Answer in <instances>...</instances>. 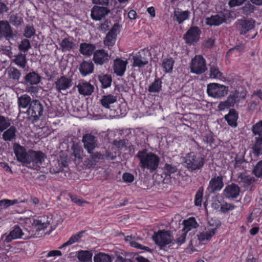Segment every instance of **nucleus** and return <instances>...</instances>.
<instances>
[{
    "instance_id": "obj_42",
    "label": "nucleus",
    "mask_w": 262,
    "mask_h": 262,
    "mask_svg": "<svg viewBox=\"0 0 262 262\" xmlns=\"http://www.w3.org/2000/svg\"><path fill=\"white\" fill-rule=\"evenodd\" d=\"M92 253L89 251L81 250L77 253V258L81 262L92 261Z\"/></svg>"
},
{
    "instance_id": "obj_20",
    "label": "nucleus",
    "mask_w": 262,
    "mask_h": 262,
    "mask_svg": "<svg viewBox=\"0 0 262 262\" xmlns=\"http://www.w3.org/2000/svg\"><path fill=\"white\" fill-rule=\"evenodd\" d=\"M240 189L239 186L234 183L227 186L224 190V195L226 198H236L239 195Z\"/></svg>"
},
{
    "instance_id": "obj_40",
    "label": "nucleus",
    "mask_w": 262,
    "mask_h": 262,
    "mask_svg": "<svg viewBox=\"0 0 262 262\" xmlns=\"http://www.w3.org/2000/svg\"><path fill=\"white\" fill-rule=\"evenodd\" d=\"M13 61L21 68H25L27 64L26 55L24 53H19L14 56Z\"/></svg>"
},
{
    "instance_id": "obj_32",
    "label": "nucleus",
    "mask_w": 262,
    "mask_h": 262,
    "mask_svg": "<svg viewBox=\"0 0 262 262\" xmlns=\"http://www.w3.org/2000/svg\"><path fill=\"white\" fill-rule=\"evenodd\" d=\"M183 225H184V227L182 229V231L186 233L192 229L196 228L199 226L195 218L193 217L184 220L183 221Z\"/></svg>"
},
{
    "instance_id": "obj_35",
    "label": "nucleus",
    "mask_w": 262,
    "mask_h": 262,
    "mask_svg": "<svg viewBox=\"0 0 262 262\" xmlns=\"http://www.w3.org/2000/svg\"><path fill=\"white\" fill-rule=\"evenodd\" d=\"M117 101V97L112 95L103 96L100 102L101 105L105 108L110 109V105Z\"/></svg>"
},
{
    "instance_id": "obj_19",
    "label": "nucleus",
    "mask_w": 262,
    "mask_h": 262,
    "mask_svg": "<svg viewBox=\"0 0 262 262\" xmlns=\"http://www.w3.org/2000/svg\"><path fill=\"white\" fill-rule=\"evenodd\" d=\"M178 163L172 160L166 162L162 168L163 174L166 176L171 177V174L175 173L178 171Z\"/></svg>"
},
{
    "instance_id": "obj_48",
    "label": "nucleus",
    "mask_w": 262,
    "mask_h": 262,
    "mask_svg": "<svg viewBox=\"0 0 262 262\" xmlns=\"http://www.w3.org/2000/svg\"><path fill=\"white\" fill-rule=\"evenodd\" d=\"M94 262H111V257L106 254L100 253L94 257Z\"/></svg>"
},
{
    "instance_id": "obj_34",
    "label": "nucleus",
    "mask_w": 262,
    "mask_h": 262,
    "mask_svg": "<svg viewBox=\"0 0 262 262\" xmlns=\"http://www.w3.org/2000/svg\"><path fill=\"white\" fill-rule=\"evenodd\" d=\"M16 128L14 126H11L9 128L4 132L2 135L3 139L6 141H11L15 140L16 138Z\"/></svg>"
},
{
    "instance_id": "obj_44",
    "label": "nucleus",
    "mask_w": 262,
    "mask_h": 262,
    "mask_svg": "<svg viewBox=\"0 0 262 262\" xmlns=\"http://www.w3.org/2000/svg\"><path fill=\"white\" fill-rule=\"evenodd\" d=\"M162 81L156 78L154 81L148 86V91L150 93H159L162 90Z\"/></svg>"
},
{
    "instance_id": "obj_41",
    "label": "nucleus",
    "mask_w": 262,
    "mask_h": 262,
    "mask_svg": "<svg viewBox=\"0 0 262 262\" xmlns=\"http://www.w3.org/2000/svg\"><path fill=\"white\" fill-rule=\"evenodd\" d=\"M174 60L172 57L165 58L162 61V66L166 73H171L173 69Z\"/></svg>"
},
{
    "instance_id": "obj_45",
    "label": "nucleus",
    "mask_w": 262,
    "mask_h": 262,
    "mask_svg": "<svg viewBox=\"0 0 262 262\" xmlns=\"http://www.w3.org/2000/svg\"><path fill=\"white\" fill-rule=\"evenodd\" d=\"M62 51H69L75 46L74 43L69 38H64L60 43Z\"/></svg>"
},
{
    "instance_id": "obj_23",
    "label": "nucleus",
    "mask_w": 262,
    "mask_h": 262,
    "mask_svg": "<svg viewBox=\"0 0 262 262\" xmlns=\"http://www.w3.org/2000/svg\"><path fill=\"white\" fill-rule=\"evenodd\" d=\"M127 61H124L121 59H116L114 61V71L117 76H122L124 75L126 70Z\"/></svg>"
},
{
    "instance_id": "obj_58",
    "label": "nucleus",
    "mask_w": 262,
    "mask_h": 262,
    "mask_svg": "<svg viewBox=\"0 0 262 262\" xmlns=\"http://www.w3.org/2000/svg\"><path fill=\"white\" fill-rule=\"evenodd\" d=\"M255 7L250 3H247L243 7V13L245 14H249L252 13Z\"/></svg>"
},
{
    "instance_id": "obj_39",
    "label": "nucleus",
    "mask_w": 262,
    "mask_h": 262,
    "mask_svg": "<svg viewBox=\"0 0 262 262\" xmlns=\"http://www.w3.org/2000/svg\"><path fill=\"white\" fill-rule=\"evenodd\" d=\"M216 228L211 229L203 232L198 235V239L201 242L209 241L211 237L215 234L216 232Z\"/></svg>"
},
{
    "instance_id": "obj_8",
    "label": "nucleus",
    "mask_w": 262,
    "mask_h": 262,
    "mask_svg": "<svg viewBox=\"0 0 262 262\" xmlns=\"http://www.w3.org/2000/svg\"><path fill=\"white\" fill-rule=\"evenodd\" d=\"M17 37V33L7 20H0V38H4L6 40L14 39Z\"/></svg>"
},
{
    "instance_id": "obj_15",
    "label": "nucleus",
    "mask_w": 262,
    "mask_h": 262,
    "mask_svg": "<svg viewBox=\"0 0 262 262\" xmlns=\"http://www.w3.org/2000/svg\"><path fill=\"white\" fill-rule=\"evenodd\" d=\"M110 59L108 53L103 49L97 50L94 52L93 60L96 64L102 66L107 63Z\"/></svg>"
},
{
    "instance_id": "obj_54",
    "label": "nucleus",
    "mask_w": 262,
    "mask_h": 262,
    "mask_svg": "<svg viewBox=\"0 0 262 262\" xmlns=\"http://www.w3.org/2000/svg\"><path fill=\"white\" fill-rule=\"evenodd\" d=\"M10 126V120L3 116L0 115V131L3 132Z\"/></svg>"
},
{
    "instance_id": "obj_30",
    "label": "nucleus",
    "mask_w": 262,
    "mask_h": 262,
    "mask_svg": "<svg viewBox=\"0 0 262 262\" xmlns=\"http://www.w3.org/2000/svg\"><path fill=\"white\" fill-rule=\"evenodd\" d=\"M45 216L40 217L37 220H34L32 225L34 226L36 232L40 230H44L49 226L50 223L46 221Z\"/></svg>"
},
{
    "instance_id": "obj_57",
    "label": "nucleus",
    "mask_w": 262,
    "mask_h": 262,
    "mask_svg": "<svg viewBox=\"0 0 262 262\" xmlns=\"http://www.w3.org/2000/svg\"><path fill=\"white\" fill-rule=\"evenodd\" d=\"M252 131L254 135L261 136L262 133V120L256 123L252 127Z\"/></svg>"
},
{
    "instance_id": "obj_7",
    "label": "nucleus",
    "mask_w": 262,
    "mask_h": 262,
    "mask_svg": "<svg viewBox=\"0 0 262 262\" xmlns=\"http://www.w3.org/2000/svg\"><path fill=\"white\" fill-rule=\"evenodd\" d=\"M228 87L217 83H211L207 85V93L209 96L221 98L227 94Z\"/></svg>"
},
{
    "instance_id": "obj_47",
    "label": "nucleus",
    "mask_w": 262,
    "mask_h": 262,
    "mask_svg": "<svg viewBox=\"0 0 262 262\" xmlns=\"http://www.w3.org/2000/svg\"><path fill=\"white\" fill-rule=\"evenodd\" d=\"M209 76L210 78L221 79L222 73L220 71L217 66L210 65L209 68Z\"/></svg>"
},
{
    "instance_id": "obj_50",
    "label": "nucleus",
    "mask_w": 262,
    "mask_h": 262,
    "mask_svg": "<svg viewBox=\"0 0 262 262\" xmlns=\"http://www.w3.org/2000/svg\"><path fill=\"white\" fill-rule=\"evenodd\" d=\"M9 76L10 78L18 81L21 76V72L15 68H11L8 71Z\"/></svg>"
},
{
    "instance_id": "obj_16",
    "label": "nucleus",
    "mask_w": 262,
    "mask_h": 262,
    "mask_svg": "<svg viewBox=\"0 0 262 262\" xmlns=\"http://www.w3.org/2000/svg\"><path fill=\"white\" fill-rule=\"evenodd\" d=\"M226 14L223 12H219L215 15L206 18L205 23L206 25L210 26H218L226 22Z\"/></svg>"
},
{
    "instance_id": "obj_29",
    "label": "nucleus",
    "mask_w": 262,
    "mask_h": 262,
    "mask_svg": "<svg viewBox=\"0 0 262 262\" xmlns=\"http://www.w3.org/2000/svg\"><path fill=\"white\" fill-rule=\"evenodd\" d=\"M8 22L15 27H19L24 24L23 15L17 13H12L9 15Z\"/></svg>"
},
{
    "instance_id": "obj_14",
    "label": "nucleus",
    "mask_w": 262,
    "mask_h": 262,
    "mask_svg": "<svg viewBox=\"0 0 262 262\" xmlns=\"http://www.w3.org/2000/svg\"><path fill=\"white\" fill-rule=\"evenodd\" d=\"M14 152L17 158V160L22 163L24 166L26 164H28L29 162H27L28 151H26V148L20 145L19 144L15 143L13 146Z\"/></svg>"
},
{
    "instance_id": "obj_64",
    "label": "nucleus",
    "mask_w": 262,
    "mask_h": 262,
    "mask_svg": "<svg viewBox=\"0 0 262 262\" xmlns=\"http://www.w3.org/2000/svg\"><path fill=\"white\" fill-rule=\"evenodd\" d=\"M259 102L258 100H254L250 102L248 104V111L249 112H253L256 108Z\"/></svg>"
},
{
    "instance_id": "obj_63",
    "label": "nucleus",
    "mask_w": 262,
    "mask_h": 262,
    "mask_svg": "<svg viewBox=\"0 0 262 262\" xmlns=\"http://www.w3.org/2000/svg\"><path fill=\"white\" fill-rule=\"evenodd\" d=\"M126 141L124 139L120 140H114L113 141V145L118 148L122 149L125 147Z\"/></svg>"
},
{
    "instance_id": "obj_25",
    "label": "nucleus",
    "mask_w": 262,
    "mask_h": 262,
    "mask_svg": "<svg viewBox=\"0 0 262 262\" xmlns=\"http://www.w3.org/2000/svg\"><path fill=\"white\" fill-rule=\"evenodd\" d=\"M24 235L25 233L22 231L20 227L18 226H15L13 229L10 231V233L6 236L5 242L10 243L15 239L24 238V237H23V236Z\"/></svg>"
},
{
    "instance_id": "obj_56",
    "label": "nucleus",
    "mask_w": 262,
    "mask_h": 262,
    "mask_svg": "<svg viewBox=\"0 0 262 262\" xmlns=\"http://www.w3.org/2000/svg\"><path fill=\"white\" fill-rule=\"evenodd\" d=\"M252 171L256 177L258 178L262 177V160L254 166Z\"/></svg>"
},
{
    "instance_id": "obj_38",
    "label": "nucleus",
    "mask_w": 262,
    "mask_h": 262,
    "mask_svg": "<svg viewBox=\"0 0 262 262\" xmlns=\"http://www.w3.org/2000/svg\"><path fill=\"white\" fill-rule=\"evenodd\" d=\"M98 78L103 89H106L111 85L112 79L111 75L102 74L98 76Z\"/></svg>"
},
{
    "instance_id": "obj_26",
    "label": "nucleus",
    "mask_w": 262,
    "mask_h": 262,
    "mask_svg": "<svg viewBox=\"0 0 262 262\" xmlns=\"http://www.w3.org/2000/svg\"><path fill=\"white\" fill-rule=\"evenodd\" d=\"M24 79V83L26 84L35 85L40 82L41 77L37 73L33 71L27 74Z\"/></svg>"
},
{
    "instance_id": "obj_3",
    "label": "nucleus",
    "mask_w": 262,
    "mask_h": 262,
    "mask_svg": "<svg viewBox=\"0 0 262 262\" xmlns=\"http://www.w3.org/2000/svg\"><path fill=\"white\" fill-rule=\"evenodd\" d=\"M46 158L45 154L42 151L29 149L28 151L27 157V162L29 163L26 164L25 166L31 169H37L40 167L39 165L44 162Z\"/></svg>"
},
{
    "instance_id": "obj_36",
    "label": "nucleus",
    "mask_w": 262,
    "mask_h": 262,
    "mask_svg": "<svg viewBox=\"0 0 262 262\" xmlns=\"http://www.w3.org/2000/svg\"><path fill=\"white\" fill-rule=\"evenodd\" d=\"M252 149L254 155L258 156L262 155V135L255 137Z\"/></svg>"
},
{
    "instance_id": "obj_13",
    "label": "nucleus",
    "mask_w": 262,
    "mask_h": 262,
    "mask_svg": "<svg viewBox=\"0 0 262 262\" xmlns=\"http://www.w3.org/2000/svg\"><path fill=\"white\" fill-rule=\"evenodd\" d=\"M224 186L223 176H214L211 178L208 187V191L211 193H215L222 189Z\"/></svg>"
},
{
    "instance_id": "obj_11",
    "label": "nucleus",
    "mask_w": 262,
    "mask_h": 262,
    "mask_svg": "<svg viewBox=\"0 0 262 262\" xmlns=\"http://www.w3.org/2000/svg\"><path fill=\"white\" fill-rule=\"evenodd\" d=\"M54 85L57 91L59 93H62V91H66L72 86V79L67 76H61L57 79Z\"/></svg>"
},
{
    "instance_id": "obj_53",
    "label": "nucleus",
    "mask_w": 262,
    "mask_h": 262,
    "mask_svg": "<svg viewBox=\"0 0 262 262\" xmlns=\"http://www.w3.org/2000/svg\"><path fill=\"white\" fill-rule=\"evenodd\" d=\"M116 40V36H115L114 35H113L107 33L104 40V43L110 49V47H112L114 45Z\"/></svg>"
},
{
    "instance_id": "obj_61",
    "label": "nucleus",
    "mask_w": 262,
    "mask_h": 262,
    "mask_svg": "<svg viewBox=\"0 0 262 262\" xmlns=\"http://www.w3.org/2000/svg\"><path fill=\"white\" fill-rule=\"evenodd\" d=\"M122 179L126 182L131 183L134 181V177L130 173L125 172L123 174Z\"/></svg>"
},
{
    "instance_id": "obj_27",
    "label": "nucleus",
    "mask_w": 262,
    "mask_h": 262,
    "mask_svg": "<svg viewBox=\"0 0 262 262\" xmlns=\"http://www.w3.org/2000/svg\"><path fill=\"white\" fill-rule=\"evenodd\" d=\"M254 23L255 21L252 19H239L237 21L242 34H245L247 32L252 29L254 27Z\"/></svg>"
},
{
    "instance_id": "obj_52",
    "label": "nucleus",
    "mask_w": 262,
    "mask_h": 262,
    "mask_svg": "<svg viewBox=\"0 0 262 262\" xmlns=\"http://www.w3.org/2000/svg\"><path fill=\"white\" fill-rule=\"evenodd\" d=\"M35 33V30L33 26L27 25L24 29L23 35L27 38H30Z\"/></svg>"
},
{
    "instance_id": "obj_18",
    "label": "nucleus",
    "mask_w": 262,
    "mask_h": 262,
    "mask_svg": "<svg viewBox=\"0 0 262 262\" xmlns=\"http://www.w3.org/2000/svg\"><path fill=\"white\" fill-rule=\"evenodd\" d=\"M110 12V10L105 7L95 6L91 10V17L93 19L99 20L104 18Z\"/></svg>"
},
{
    "instance_id": "obj_60",
    "label": "nucleus",
    "mask_w": 262,
    "mask_h": 262,
    "mask_svg": "<svg viewBox=\"0 0 262 262\" xmlns=\"http://www.w3.org/2000/svg\"><path fill=\"white\" fill-rule=\"evenodd\" d=\"M245 48V46L243 44H239L237 46H234L233 48L230 49L227 52V55H228L230 53L233 51H236L237 52H241Z\"/></svg>"
},
{
    "instance_id": "obj_59",
    "label": "nucleus",
    "mask_w": 262,
    "mask_h": 262,
    "mask_svg": "<svg viewBox=\"0 0 262 262\" xmlns=\"http://www.w3.org/2000/svg\"><path fill=\"white\" fill-rule=\"evenodd\" d=\"M234 208L235 206L233 204L226 203L221 205V211L223 213H227L230 210H232Z\"/></svg>"
},
{
    "instance_id": "obj_17",
    "label": "nucleus",
    "mask_w": 262,
    "mask_h": 262,
    "mask_svg": "<svg viewBox=\"0 0 262 262\" xmlns=\"http://www.w3.org/2000/svg\"><path fill=\"white\" fill-rule=\"evenodd\" d=\"M145 52L150 54L147 51L145 50L139 52L133 56V66L142 68L147 64L148 63V58L145 56Z\"/></svg>"
},
{
    "instance_id": "obj_24",
    "label": "nucleus",
    "mask_w": 262,
    "mask_h": 262,
    "mask_svg": "<svg viewBox=\"0 0 262 262\" xmlns=\"http://www.w3.org/2000/svg\"><path fill=\"white\" fill-rule=\"evenodd\" d=\"M238 92L235 91L233 94L228 96L227 100L225 101L220 102L218 108L220 111L224 110L226 107L229 108L233 106L236 102V100L238 97Z\"/></svg>"
},
{
    "instance_id": "obj_46",
    "label": "nucleus",
    "mask_w": 262,
    "mask_h": 262,
    "mask_svg": "<svg viewBox=\"0 0 262 262\" xmlns=\"http://www.w3.org/2000/svg\"><path fill=\"white\" fill-rule=\"evenodd\" d=\"M21 201L20 202H23ZM20 203V201L17 199L13 200L8 199H3L0 201V209H6L10 206L14 205Z\"/></svg>"
},
{
    "instance_id": "obj_51",
    "label": "nucleus",
    "mask_w": 262,
    "mask_h": 262,
    "mask_svg": "<svg viewBox=\"0 0 262 262\" xmlns=\"http://www.w3.org/2000/svg\"><path fill=\"white\" fill-rule=\"evenodd\" d=\"M89 154H90L91 159L96 164L103 161L104 158V155L98 151L94 152L92 151V152Z\"/></svg>"
},
{
    "instance_id": "obj_37",
    "label": "nucleus",
    "mask_w": 262,
    "mask_h": 262,
    "mask_svg": "<svg viewBox=\"0 0 262 262\" xmlns=\"http://www.w3.org/2000/svg\"><path fill=\"white\" fill-rule=\"evenodd\" d=\"M32 100L31 97L27 95L24 94L18 97V105L19 108H26L29 107L32 103Z\"/></svg>"
},
{
    "instance_id": "obj_5",
    "label": "nucleus",
    "mask_w": 262,
    "mask_h": 262,
    "mask_svg": "<svg viewBox=\"0 0 262 262\" xmlns=\"http://www.w3.org/2000/svg\"><path fill=\"white\" fill-rule=\"evenodd\" d=\"M189 68L191 73L196 75L202 74L207 70L206 60L200 55H195L191 59Z\"/></svg>"
},
{
    "instance_id": "obj_10",
    "label": "nucleus",
    "mask_w": 262,
    "mask_h": 262,
    "mask_svg": "<svg viewBox=\"0 0 262 262\" xmlns=\"http://www.w3.org/2000/svg\"><path fill=\"white\" fill-rule=\"evenodd\" d=\"M255 179L244 173H240L237 177V182L242 187H244L245 190L252 191L254 189V183Z\"/></svg>"
},
{
    "instance_id": "obj_21",
    "label": "nucleus",
    "mask_w": 262,
    "mask_h": 262,
    "mask_svg": "<svg viewBox=\"0 0 262 262\" xmlns=\"http://www.w3.org/2000/svg\"><path fill=\"white\" fill-rule=\"evenodd\" d=\"M76 86L79 94L83 96L91 95L94 90V86L86 81H81Z\"/></svg>"
},
{
    "instance_id": "obj_12",
    "label": "nucleus",
    "mask_w": 262,
    "mask_h": 262,
    "mask_svg": "<svg viewBox=\"0 0 262 262\" xmlns=\"http://www.w3.org/2000/svg\"><path fill=\"white\" fill-rule=\"evenodd\" d=\"M82 142L84 144V148L88 153L91 152L96 147H98L97 138L91 134H86L83 136Z\"/></svg>"
},
{
    "instance_id": "obj_55",
    "label": "nucleus",
    "mask_w": 262,
    "mask_h": 262,
    "mask_svg": "<svg viewBox=\"0 0 262 262\" xmlns=\"http://www.w3.org/2000/svg\"><path fill=\"white\" fill-rule=\"evenodd\" d=\"M203 194V188L201 187L199 188L195 196V205L196 206H200L201 205Z\"/></svg>"
},
{
    "instance_id": "obj_33",
    "label": "nucleus",
    "mask_w": 262,
    "mask_h": 262,
    "mask_svg": "<svg viewBox=\"0 0 262 262\" xmlns=\"http://www.w3.org/2000/svg\"><path fill=\"white\" fill-rule=\"evenodd\" d=\"M95 49V45L84 42L80 45L79 51L84 55L91 56L93 53L94 54Z\"/></svg>"
},
{
    "instance_id": "obj_22",
    "label": "nucleus",
    "mask_w": 262,
    "mask_h": 262,
    "mask_svg": "<svg viewBox=\"0 0 262 262\" xmlns=\"http://www.w3.org/2000/svg\"><path fill=\"white\" fill-rule=\"evenodd\" d=\"M190 14V12L188 10L182 11L178 8L173 11V19L177 21L179 24H181L185 20L189 19Z\"/></svg>"
},
{
    "instance_id": "obj_49",
    "label": "nucleus",
    "mask_w": 262,
    "mask_h": 262,
    "mask_svg": "<svg viewBox=\"0 0 262 262\" xmlns=\"http://www.w3.org/2000/svg\"><path fill=\"white\" fill-rule=\"evenodd\" d=\"M30 41L27 38L23 39L18 46V50L23 53H26L31 48Z\"/></svg>"
},
{
    "instance_id": "obj_2",
    "label": "nucleus",
    "mask_w": 262,
    "mask_h": 262,
    "mask_svg": "<svg viewBox=\"0 0 262 262\" xmlns=\"http://www.w3.org/2000/svg\"><path fill=\"white\" fill-rule=\"evenodd\" d=\"M184 163L186 167L189 171H193L201 169L205 161L203 157L191 152L185 157Z\"/></svg>"
},
{
    "instance_id": "obj_62",
    "label": "nucleus",
    "mask_w": 262,
    "mask_h": 262,
    "mask_svg": "<svg viewBox=\"0 0 262 262\" xmlns=\"http://www.w3.org/2000/svg\"><path fill=\"white\" fill-rule=\"evenodd\" d=\"M119 28L120 25L118 23H116L114 25L113 27L108 33L113 35H114L117 37V35L119 32Z\"/></svg>"
},
{
    "instance_id": "obj_1",
    "label": "nucleus",
    "mask_w": 262,
    "mask_h": 262,
    "mask_svg": "<svg viewBox=\"0 0 262 262\" xmlns=\"http://www.w3.org/2000/svg\"><path fill=\"white\" fill-rule=\"evenodd\" d=\"M137 157L139 159L140 167L143 170L147 169L153 172L158 167L160 158L152 152H148L146 150L139 151Z\"/></svg>"
},
{
    "instance_id": "obj_6",
    "label": "nucleus",
    "mask_w": 262,
    "mask_h": 262,
    "mask_svg": "<svg viewBox=\"0 0 262 262\" xmlns=\"http://www.w3.org/2000/svg\"><path fill=\"white\" fill-rule=\"evenodd\" d=\"M152 239L157 245L162 247L172 243L173 237L171 231L160 230L154 233Z\"/></svg>"
},
{
    "instance_id": "obj_31",
    "label": "nucleus",
    "mask_w": 262,
    "mask_h": 262,
    "mask_svg": "<svg viewBox=\"0 0 262 262\" xmlns=\"http://www.w3.org/2000/svg\"><path fill=\"white\" fill-rule=\"evenodd\" d=\"M225 119L228 124L232 127L237 126V119L238 118V114L234 109H231L229 113L225 116Z\"/></svg>"
},
{
    "instance_id": "obj_9",
    "label": "nucleus",
    "mask_w": 262,
    "mask_h": 262,
    "mask_svg": "<svg viewBox=\"0 0 262 262\" xmlns=\"http://www.w3.org/2000/svg\"><path fill=\"white\" fill-rule=\"evenodd\" d=\"M201 31L197 26H192L183 36L185 42L189 45H194L200 39Z\"/></svg>"
},
{
    "instance_id": "obj_4",
    "label": "nucleus",
    "mask_w": 262,
    "mask_h": 262,
    "mask_svg": "<svg viewBox=\"0 0 262 262\" xmlns=\"http://www.w3.org/2000/svg\"><path fill=\"white\" fill-rule=\"evenodd\" d=\"M43 106L41 102L37 99L32 100V103L28 108L26 113L33 122L39 120L42 115Z\"/></svg>"
},
{
    "instance_id": "obj_28",
    "label": "nucleus",
    "mask_w": 262,
    "mask_h": 262,
    "mask_svg": "<svg viewBox=\"0 0 262 262\" xmlns=\"http://www.w3.org/2000/svg\"><path fill=\"white\" fill-rule=\"evenodd\" d=\"M79 70L83 76L93 73L94 71V64L91 61L83 60L79 65Z\"/></svg>"
},
{
    "instance_id": "obj_43",
    "label": "nucleus",
    "mask_w": 262,
    "mask_h": 262,
    "mask_svg": "<svg viewBox=\"0 0 262 262\" xmlns=\"http://www.w3.org/2000/svg\"><path fill=\"white\" fill-rule=\"evenodd\" d=\"M84 232V231H80L74 235H73L69 240L62 244L59 249H62L67 246L71 245L72 244L78 242L80 238L82 237V234Z\"/></svg>"
}]
</instances>
